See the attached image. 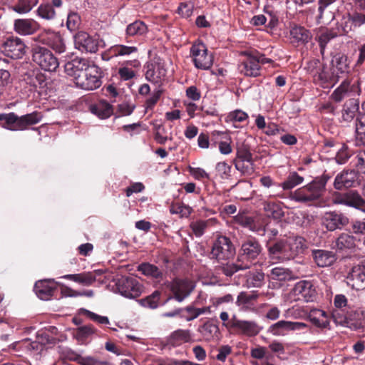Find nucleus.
I'll return each mask as SVG.
<instances>
[{"label":"nucleus","mask_w":365,"mask_h":365,"mask_svg":"<svg viewBox=\"0 0 365 365\" xmlns=\"http://www.w3.org/2000/svg\"><path fill=\"white\" fill-rule=\"evenodd\" d=\"M365 25V13L358 9L345 13L341 21V32L348 35L355 33L360 27Z\"/></svg>","instance_id":"obj_10"},{"label":"nucleus","mask_w":365,"mask_h":365,"mask_svg":"<svg viewBox=\"0 0 365 365\" xmlns=\"http://www.w3.org/2000/svg\"><path fill=\"white\" fill-rule=\"evenodd\" d=\"M248 114L242 110L237 109L230 112L227 116L226 121L232 123L235 128H240V126L237 125V123H243L247 121Z\"/></svg>","instance_id":"obj_53"},{"label":"nucleus","mask_w":365,"mask_h":365,"mask_svg":"<svg viewBox=\"0 0 365 365\" xmlns=\"http://www.w3.org/2000/svg\"><path fill=\"white\" fill-rule=\"evenodd\" d=\"M339 78L338 73H336L333 68L323 64L318 74L315 76L314 81L323 88H329L336 84Z\"/></svg>","instance_id":"obj_24"},{"label":"nucleus","mask_w":365,"mask_h":365,"mask_svg":"<svg viewBox=\"0 0 365 365\" xmlns=\"http://www.w3.org/2000/svg\"><path fill=\"white\" fill-rule=\"evenodd\" d=\"M235 254V248L230 239L220 235L214 241L209 257L218 262L230 260Z\"/></svg>","instance_id":"obj_7"},{"label":"nucleus","mask_w":365,"mask_h":365,"mask_svg":"<svg viewBox=\"0 0 365 365\" xmlns=\"http://www.w3.org/2000/svg\"><path fill=\"white\" fill-rule=\"evenodd\" d=\"M293 292L298 299L306 302H314L317 298L316 287L310 280H301L297 282L293 288Z\"/></svg>","instance_id":"obj_16"},{"label":"nucleus","mask_w":365,"mask_h":365,"mask_svg":"<svg viewBox=\"0 0 365 365\" xmlns=\"http://www.w3.org/2000/svg\"><path fill=\"white\" fill-rule=\"evenodd\" d=\"M356 140L365 145V114H359L356 120Z\"/></svg>","instance_id":"obj_49"},{"label":"nucleus","mask_w":365,"mask_h":365,"mask_svg":"<svg viewBox=\"0 0 365 365\" xmlns=\"http://www.w3.org/2000/svg\"><path fill=\"white\" fill-rule=\"evenodd\" d=\"M163 91L158 88L153 91L151 96H149L145 101V108L146 110H153L158 101L160 100Z\"/></svg>","instance_id":"obj_59"},{"label":"nucleus","mask_w":365,"mask_h":365,"mask_svg":"<svg viewBox=\"0 0 365 365\" xmlns=\"http://www.w3.org/2000/svg\"><path fill=\"white\" fill-rule=\"evenodd\" d=\"M312 256L319 267L331 266L336 260V255L331 252L324 250H314Z\"/></svg>","instance_id":"obj_31"},{"label":"nucleus","mask_w":365,"mask_h":365,"mask_svg":"<svg viewBox=\"0 0 365 365\" xmlns=\"http://www.w3.org/2000/svg\"><path fill=\"white\" fill-rule=\"evenodd\" d=\"M91 111L102 119L108 118L113 112L112 106L106 101H99L91 106Z\"/></svg>","instance_id":"obj_42"},{"label":"nucleus","mask_w":365,"mask_h":365,"mask_svg":"<svg viewBox=\"0 0 365 365\" xmlns=\"http://www.w3.org/2000/svg\"><path fill=\"white\" fill-rule=\"evenodd\" d=\"M215 137L216 142L219 144V150L223 155H228L232 153L231 137L227 133L214 131L212 133Z\"/></svg>","instance_id":"obj_40"},{"label":"nucleus","mask_w":365,"mask_h":365,"mask_svg":"<svg viewBox=\"0 0 365 365\" xmlns=\"http://www.w3.org/2000/svg\"><path fill=\"white\" fill-rule=\"evenodd\" d=\"M227 327H232V330L237 334L247 336H255L261 331V327L255 322L240 320L235 316L231 319V322Z\"/></svg>","instance_id":"obj_17"},{"label":"nucleus","mask_w":365,"mask_h":365,"mask_svg":"<svg viewBox=\"0 0 365 365\" xmlns=\"http://www.w3.org/2000/svg\"><path fill=\"white\" fill-rule=\"evenodd\" d=\"M26 45L19 37L7 38L0 46V51L6 56L13 59H19L25 53Z\"/></svg>","instance_id":"obj_14"},{"label":"nucleus","mask_w":365,"mask_h":365,"mask_svg":"<svg viewBox=\"0 0 365 365\" xmlns=\"http://www.w3.org/2000/svg\"><path fill=\"white\" fill-rule=\"evenodd\" d=\"M346 283L352 289L362 290L365 289V262L354 266L346 277Z\"/></svg>","instance_id":"obj_20"},{"label":"nucleus","mask_w":365,"mask_h":365,"mask_svg":"<svg viewBox=\"0 0 365 365\" xmlns=\"http://www.w3.org/2000/svg\"><path fill=\"white\" fill-rule=\"evenodd\" d=\"M360 92L359 81H356L351 84L349 80L345 79L333 91L329 98L336 103H339L344 98L351 97L353 95H359Z\"/></svg>","instance_id":"obj_15"},{"label":"nucleus","mask_w":365,"mask_h":365,"mask_svg":"<svg viewBox=\"0 0 365 365\" xmlns=\"http://www.w3.org/2000/svg\"><path fill=\"white\" fill-rule=\"evenodd\" d=\"M58 283L53 279H43L35 283L34 290L41 300H48L54 294Z\"/></svg>","instance_id":"obj_27"},{"label":"nucleus","mask_w":365,"mask_h":365,"mask_svg":"<svg viewBox=\"0 0 365 365\" xmlns=\"http://www.w3.org/2000/svg\"><path fill=\"white\" fill-rule=\"evenodd\" d=\"M307 326L303 322L280 320L268 328V332L274 336H284L291 331L301 330Z\"/></svg>","instance_id":"obj_21"},{"label":"nucleus","mask_w":365,"mask_h":365,"mask_svg":"<svg viewBox=\"0 0 365 365\" xmlns=\"http://www.w3.org/2000/svg\"><path fill=\"white\" fill-rule=\"evenodd\" d=\"M264 209L267 215L274 220H279L284 216L282 208L277 203L267 202L264 204Z\"/></svg>","instance_id":"obj_54"},{"label":"nucleus","mask_w":365,"mask_h":365,"mask_svg":"<svg viewBox=\"0 0 365 365\" xmlns=\"http://www.w3.org/2000/svg\"><path fill=\"white\" fill-rule=\"evenodd\" d=\"M190 56L195 66L198 69L207 70L213 63L212 53H208L206 46L202 43H195L190 48Z\"/></svg>","instance_id":"obj_11"},{"label":"nucleus","mask_w":365,"mask_h":365,"mask_svg":"<svg viewBox=\"0 0 365 365\" xmlns=\"http://www.w3.org/2000/svg\"><path fill=\"white\" fill-rule=\"evenodd\" d=\"M309 319L313 324L319 328H327L329 325V321L327 313L321 309H312L309 314Z\"/></svg>","instance_id":"obj_43"},{"label":"nucleus","mask_w":365,"mask_h":365,"mask_svg":"<svg viewBox=\"0 0 365 365\" xmlns=\"http://www.w3.org/2000/svg\"><path fill=\"white\" fill-rule=\"evenodd\" d=\"M103 72L97 65L92 63L81 76L76 77V87L86 91H93L103 83Z\"/></svg>","instance_id":"obj_5"},{"label":"nucleus","mask_w":365,"mask_h":365,"mask_svg":"<svg viewBox=\"0 0 365 365\" xmlns=\"http://www.w3.org/2000/svg\"><path fill=\"white\" fill-rule=\"evenodd\" d=\"M96 274H101L100 270L94 272H85L80 274H66L63 277L64 279L73 281L84 286H90L96 280Z\"/></svg>","instance_id":"obj_36"},{"label":"nucleus","mask_w":365,"mask_h":365,"mask_svg":"<svg viewBox=\"0 0 365 365\" xmlns=\"http://www.w3.org/2000/svg\"><path fill=\"white\" fill-rule=\"evenodd\" d=\"M257 294H248L246 292H241L237 296L236 304L238 307H245L250 304L252 301L257 299Z\"/></svg>","instance_id":"obj_61"},{"label":"nucleus","mask_w":365,"mask_h":365,"mask_svg":"<svg viewBox=\"0 0 365 365\" xmlns=\"http://www.w3.org/2000/svg\"><path fill=\"white\" fill-rule=\"evenodd\" d=\"M148 31L147 25L142 21H135L127 26L125 34L126 38L130 36H143Z\"/></svg>","instance_id":"obj_45"},{"label":"nucleus","mask_w":365,"mask_h":365,"mask_svg":"<svg viewBox=\"0 0 365 365\" xmlns=\"http://www.w3.org/2000/svg\"><path fill=\"white\" fill-rule=\"evenodd\" d=\"M75 46L81 52L96 53L98 48V39L84 31H78L73 36Z\"/></svg>","instance_id":"obj_19"},{"label":"nucleus","mask_w":365,"mask_h":365,"mask_svg":"<svg viewBox=\"0 0 365 365\" xmlns=\"http://www.w3.org/2000/svg\"><path fill=\"white\" fill-rule=\"evenodd\" d=\"M41 118L42 115L38 111H34L21 116H19L13 112L2 113L0 114V125L4 128L12 131L24 130L27 129L29 126L38 123L41 120Z\"/></svg>","instance_id":"obj_3"},{"label":"nucleus","mask_w":365,"mask_h":365,"mask_svg":"<svg viewBox=\"0 0 365 365\" xmlns=\"http://www.w3.org/2000/svg\"><path fill=\"white\" fill-rule=\"evenodd\" d=\"M221 265L219 267V270L227 277H232L234 274L240 270L247 269L246 265H244L242 262H239V259L237 258L235 262H220Z\"/></svg>","instance_id":"obj_44"},{"label":"nucleus","mask_w":365,"mask_h":365,"mask_svg":"<svg viewBox=\"0 0 365 365\" xmlns=\"http://www.w3.org/2000/svg\"><path fill=\"white\" fill-rule=\"evenodd\" d=\"M91 64L86 58L76 57L65 63L64 71L67 75L73 78L75 82L76 77L83 74Z\"/></svg>","instance_id":"obj_26"},{"label":"nucleus","mask_w":365,"mask_h":365,"mask_svg":"<svg viewBox=\"0 0 365 365\" xmlns=\"http://www.w3.org/2000/svg\"><path fill=\"white\" fill-rule=\"evenodd\" d=\"M286 241L291 259H294L299 254L303 253L307 248L306 241L302 237H290Z\"/></svg>","instance_id":"obj_38"},{"label":"nucleus","mask_w":365,"mask_h":365,"mask_svg":"<svg viewBox=\"0 0 365 365\" xmlns=\"http://www.w3.org/2000/svg\"><path fill=\"white\" fill-rule=\"evenodd\" d=\"M331 200L334 205H345L365 212V199L356 190L334 191L331 194Z\"/></svg>","instance_id":"obj_8"},{"label":"nucleus","mask_w":365,"mask_h":365,"mask_svg":"<svg viewBox=\"0 0 365 365\" xmlns=\"http://www.w3.org/2000/svg\"><path fill=\"white\" fill-rule=\"evenodd\" d=\"M289 33L292 42L298 44H307L312 38L311 31L302 26H294Z\"/></svg>","instance_id":"obj_37"},{"label":"nucleus","mask_w":365,"mask_h":365,"mask_svg":"<svg viewBox=\"0 0 365 365\" xmlns=\"http://www.w3.org/2000/svg\"><path fill=\"white\" fill-rule=\"evenodd\" d=\"M39 28V24L33 19H18L14 23V31L22 36L32 35Z\"/></svg>","instance_id":"obj_30"},{"label":"nucleus","mask_w":365,"mask_h":365,"mask_svg":"<svg viewBox=\"0 0 365 365\" xmlns=\"http://www.w3.org/2000/svg\"><path fill=\"white\" fill-rule=\"evenodd\" d=\"M329 179V176L327 175L316 178L310 183L292 192L291 199L306 204H312L319 200L325 191Z\"/></svg>","instance_id":"obj_1"},{"label":"nucleus","mask_w":365,"mask_h":365,"mask_svg":"<svg viewBox=\"0 0 365 365\" xmlns=\"http://www.w3.org/2000/svg\"><path fill=\"white\" fill-rule=\"evenodd\" d=\"M210 223V220H198L192 222L190 225V227L196 237H201L204 234L205 229L207 227Z\"/></svg>","instance_id":"obj_64"},{"label":"nucleus","mask_w":365,"mask_h":365,"mask_svg":"<svg viewBox=\"0 0 365 365\" xmlns=\"http://www.w3.org/2000/svg\"><path fill=\"white\" fill-rule=\"evenodd\" d=\"M232 164L242 175L250 176L255 173L253 155L249 145L237 143L236 155L232 160Z\"/></svg>","instance_id":"obj_4"},{"label":"nucleus","mask_w":365,"mask_h":365,"mask_svg":"<svg viewBox=\"0 0 365 365\" xmlns=\"http://www.w3.org/2000/svg\"><path fill=\"white\" fill-rule=\"evenodd\" d=\"M40 41L51 48L56 53H62L66 50L63 38L58 32H46L39 36Z\"/></svg>","instance_id":"obj_25"},{"label":"nucleus","mask_w":365,"mask_h":365,"mask_svg":"<svg viewBox=\"0 0 365 365\" xmlns=\"http://www.w3.org/2000/svg\"><path fill=\"white\" fill-rule=\"evenodd\" d=\"M154 129V139L158 143L164 145L168 140H171L173 139L172 136L169 137L167 135V130L163 125H156Z\"/></svg>","instance_id":"obj_56"},{"label":"nucleus","mask_w":365,"mask_h":365,"mask_svg":"<svg viewBox=\"0 0 365 365\" xmlns=\"http://www.w3.org/2000/svg\"><path fill=\"white\" fill-rule=\"evenodd\" d=\"M170 338L174 343L187 342L190 339V331L188 330L178 329L172 333Z\"/></svg>","instance_id":"obj_62"},{"label":"nucleus","mask_w":365,"mask_h":365,"mask_svg":"<svg viewBox=\"0 0 365 365\" xmlns=\"http://www.w3.org/2000/svg\"><path fill=\"white\" fill-rule=\"evenodd\" d=\"M359 110V100L351 98L343 106L341 110V122L350 123L351 122Z\"/></svg>","instance_id":"obj_34"},{"label":"nucleus","mask_w":365,"mask_h":365,"mask_svg":"<svg viewBox=\"0 0 365 365\" xmlns=\"http://www.w3.org/2000/svg\"><path fill=\"white\" fill-rule=\"evenodd\" d=\"M116 287L118 292L129 299L138 297L143 291V287L133 277H122L118 279Z\"/></svg>","instance_id":"obj_12"},{"label":"nucleus","mask_w":365,"mask_h":365,"mask_svg":"<svg viewBox=\"0 0 365 365\" xmlns=\"http://www.w3.org/2000/svg\"><path fill=\"white\" fill-rule=\"evenodd\" d=\"M267 247L272 259L279 262L291 259L286 240H280L274 242H267Z\"/></svg>","instance_id":"obj_22"},{"label":"nucleus","mask_w":365,"mask_h":365,"mask_svg":"<svg viewBox=\"0 0 365 365\" xmlns=\"http://www.w3.org/2000/svg\"><path fill=\"white\" fill-rule=\"evenodd\" d=\"M356 239L351 234L341 233L335 240V247L339 252L353 251L356 246Z\"/></svg>","instance_id":"obj_35"},{"label":"nucleus","mask_w":365,"mask_h":365,"mask_svg":"<svg viewBox=\"0 0 365 365\" xmlns=\"http://www.w3.org/2000/svg\"><path fill=\"white\" fill-rule=\"evenodd\" d=\"M279 227H280L279 222H274L273 225L269 222L262 229L264 233L266 232L269 238L267 242H273L272 241L274 240L275 237L279 234Z\"/></svg>","instance_id":"obj_63"},{"label":"nucleus","mask_w":365,"mask_h":365,"mask_svg":"<svg viewBox=\"0 0 365 365\" xmlns=\"http://www.w3.org/2000/svg\"><path fill=\"white\" fill-rule=\"evenodd\" d=\"M138 271L141 272L144 275L152 277L156 279L163 277V272L159 268L150 263H142L138 266Z\"/></svg>","instance_id":"obj_50"},{"label":"nucleus","mask_w":365,"mask_h":365,"mask_svg":"<svg viewBox=\"0 0 365 365\" xmlns=\"http://www.w3.org/2000/svg\"><path fill=\"white\" fill-rule=\"evenodd\" d=\"M81 23V16L77 12L71 11L68 14L66 26L70 31H76L79 29Z\"/></svg>","instance_id":"obj_57"},{"label":"nucleus","mask_w":365,"mask_h":365,"mask_svg":"<svg viewBox=\"0 0 365 365\" xmlns=\"http://www.w3.org/2000/svg\"><path fill=\"white\" fill-rule=\"evenodd\" d=\"M262 251V247L257 239L253 237H249L241 244L237 258L239 262L246 265L250 269L255 261L260 255Z\"/></svg>","instance_id":"obj_6"},{"label":"nucleus","mask_w":365,"mask_h":365,"mask_svg":"<svg viewBox=\"0 0 365 365\" xmlns=\"http://www.w3.org/2000/svg\"><path fill=\"white\" fill-rule=\"evenodd\" d=\"M193 287L190 282L181 279H174L170 287L174 299L179 302H182L188 297Z\"/></svg>","instance_id":"obj_28"},{"label":"nucleus","mask_w":365,"mask_h":365,"mask_svg":"<svg viewBox=\"0 0 365 365\" xmlns=\"http://www.w3.org/2000/svg\"><path fill=\"white\" fill-rule=\"evenodd\" d=\"M32 59L46 71H56L59 66V61L53 53L48 48L41 46H33Z\"/></svg>","instance_id":"obj_9"},{"label":"nucleus","mask_w":365,"mask_h":365,"mask_svg":"<svg viewBox=\"0 0 365 365\" xmlns=\"http://www.w3.org/2000/svg\"><path fill=\"white\" fill-rule=\"evenodd\" d=\"M244 58L238 65L240 73L247 77H257L261 75L262 65L272 63L271 58H266L264 53L257 50L242 53Z\"/></svg>","instance_id":"obj_2"},{"label":"nucleus","mask_w":365,"mask_h":365,"mask_svg":"<svg viewBox=\"0 0 365 365\" xmlns=\"http://www.w3.org/2000/svg\"><path fill=\"white\" fill-rule=\"evenodd\" d=\"M359 173L354 169H344L334 178L333 186L336 191L351 190L358 184Z\"/></svg>","instance_id":"obj_13"},{"label":"nucleus","mask_w":365,"mask_h":365,"mask_svg":"<svg viewBox=\"0 0 365 365\" xmlns=\"http://www.w3.org/2000/svg\"><path fill=\"white\" fill-rule=\"evenodd\" d=\"M352 155L351 150L345 144L338 150L335 156L336 162L342 165L346 163Z\"/></svg>","instance_id":"obj_60"},{"label":"nucleus","mask_w":365,"mask_h":365,"mask_svg":"<svg viewBox=\"0 0 365 365\" xmlns=\"http://www.w3.org/2000/svg\"><path fill=\"white\" fill-rule=\"evenodd\" d=\"M198 331L206 340L209 341L219 333V327L215 323L208 320L198 328Z\"/></svg>","instance_id":"obj_46"},{"label":"nucleus","mask_w":365,"mask_h":365,"mask_svg":"<svg viewBox=\"0 0 365 365\" xmlns=\"http://www.w3.org/2000/svg\"><path fill=\"white\" fill-rule=\"evenodd\" d=\"M97 331L92 324L78 327L74 332V337L78 341L83 343L89 336Z\"/></svg>","instance_id":"obj_48"},{"label":"nucleus","mask_w":365,"mask_h":365,"mask_svg":"<svg viewBox=\"0 0 365 365\" xmlns=\"http://www.w3.org/2000/svg\"><path fill=\"white\" fill-rule=\"evenodd\" d=\"M73 360L76 361L81 365H108V363L106 361H99L94 357L87 356L83 357L79 354H75Z\"/></svg>","instance_id":"obj_58"},{"label":"nucleus","mask_w":365,"mask_h":365,"mask_svg":"<svg viewBox=\"0 0 365 365\" xmlns=\"http://www.w3.org/2000/svg\"><path fill=\"white\" fill-rule=\"evenodd\" d=\"M39 0H18L12 6L11 9L15 12L24 14L29 13Z\"/></svg>","instance_id":"obj_47"},{"label":"nucleus","mask_w":365,"mask_h":365,"mask_svg":"<svg viewBox=\"0 0 365 365\" xmlns=\"http://www.w3.org/2000/svg\"><path fill=\"white\" fill-rule=\"evenodd\" d=\"M333 69L336 73L344 74L348 73L349 71V61L348 57L341 53H336L331 60Z\"/></svg>","instance_id":"obj_39"},{"label":"nucleus","mask_w":365,"mask_h":365,"mask_svg":"<svg viewBox=\"0 0 365 365\" xmlns=\"http://www.w3.org/2000/svg\"><path fill=\"white\" fill-rule=\"evenodd\" d=\"M160 296L161 292L155 290L151 294L141 299L139 302L144 307L154 309L159 306Z\"/></svg>","instance_id":"obj_51"},{"label":"nucleus","mask_w":365,"mask_h":365,"mask_svg":"<svg viewBox=\"0 0 365 365\" xmlns=\"http://www.w3.org/2000/svg\"><path fill=\"white\" fill-rule=\"evenodd\" d=\"M138 49L136 46H128L123 44H116L112 46L104 53L102 54L103 60L108 61L110 58L128 56L133 53L138 52Z\"/></svg>","instance_id":"obj_32"},{"label":"nucleus","mask_w":365,"mask_h":365,"mask_svg":"<svg viewBox=\"0 0 365 365\" xmlns=\"http://www.w3.org/2000/svg\"><path fill=\"white\" fill-rule=\"evenodd\" d=\"M304 178L300 176L297 172L291 173L286 180L282 183L283 190H291L298 185L302 183Z\"/></svg>","instance_id":"obj_55"},{"label":"nucleus","mask_w":365,"mask_h":365,"mask_svg":"<svg viewBox=\"0 0 365 365\" xmlns=\"http://www.w3.org/2000/svg\"><path fill=\"white\" fill-rule=\"evenodd\" d=\"M245 278L243 286L247 288L261 287L264 283V274L260 271L248 272Z\"/></svg>","instance_id":"obj_41"},{"label":"nucleus","mask_w":365,"mask_h":365,"mask_svg":"<svg viewBox=\"0 0 365 365\" xmlns=\"http://www.w3.org/2000/svg\"><path fill=\"white\" fill-rule=\"evenodd\" d=\"M342 34L339 29H325L320 31L315 39L319 43L321 54L324 55L326 47L331 40Z\"/></svg>","instance_id":"obj_33"},{"label":"nucleus","mask_w":365,"mask_h":365,"mask_svg":"<svg viewBox=\"0 0 365 365\" xmlns=\"http://www.w3.org/2000/svg\"><path fill=\"white\" fill-rule=\"evenodd\" d=\"M145 68L146 69L145 76L148 81L160 86L165 81L167 69L164 63L161 61L147 63Z\"/></svg>","instance_id":"obj_18"},{"label":"nucleus","mask_w":365,"mask_h":365,"mask_svg":"<svg viewBox=\"0 0 365 365\" xmlns=\"http://www.w3.org/2000/svg\"><path fill=\"white\" fill-rule=\"evenodd\" d=\"M349 224V218L342 213L336 212H326L322 217V225L329 231L341 229Z\"/></svg>","instance_id":"obj_23"},{"label":"nucleus","mask_w":365,"mask_h":365,"mask_svg":"<svg viewBox=\"0 0 365 365\" xmlns=\"http://www.w3.org/2000/svg\"><path fill=\"white\" fill-rule=\"evenodd\" d=\"M63 0H51L45 3H42L36 10V14L38 17L51 21L56 17V9H60L63 6Z\"/></svg>","instance_id":"obj_29"},{"label":"nucleus","mask_w":365,"mask_h":365,"mask_svg":"<svg viewBox=\"0 0 365 365\" xmlns=\"http://www.w3.org/2000/svg\"><path fill=\"white\" fill-rule=\"evenodd\" d=\"M268 277L272 280L287 281L292 277V272L287 269L276 267L271 269Z\"/></svg>","instance_id":"obj_52"}]
</instances>
